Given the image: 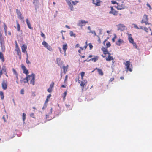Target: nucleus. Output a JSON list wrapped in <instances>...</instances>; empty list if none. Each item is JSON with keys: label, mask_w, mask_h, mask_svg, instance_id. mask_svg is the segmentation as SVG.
Returning a JSON list of instances; mask_svg holds the SVG:
<instances>
[{"label": "nucleus", "mask_w": 152, "mask_h": 152, "mask_svg": "<svg viewBox=\"0 0 152 152\" xmlns=\"http://www.w3.org/2000/svg\"><path fill=\"white\" fill-rule=\"evenodd\" d=\"M118 12L115 10L113 11H110L109 13L112 14L114 15H117L118 14Z\"/></svg>", "instance_id": "19"}, {"label": "nucleus", "mask_w": 152, "mask_h": 152, "mask_svg": "<svg viewBox=\"0 0 152 152\" xmlns=\"http://www.w3.org/2000/svg\"><path fill=\"white\" fill-rule=\"evenodd\" d=\"M144 29L145 30V31H146V32H148V28H147V27H144Z\"/></svg>", "instance_id": "48"}, {"label": "nucleus", "mask_w": 152, "mask_h": 152, "mask_svg": "<svg viewBox=\"0 0 152 152\" xmlns=\"http://www.w3.org/2000/svg\"><path fill=\"white\" fill-rule=\"evenodd\" d=\"M66 94H67V93H66V91H65L64 93L63 94V96L64 100L65 99V97L66 96Z\"/></svg>", "instance_id": "39"}, {"label": "nucleus", "mask_w": 152, "mask_h": 152, "mask_svg": "<svg viewBox=\"0 0 152 152\" xmlns=\"http://www.w3.org/2000/svg\"><path fill=\"white\" fill-rule=\"evenodd\" d=\"M124 41L123 40L119 39L116 42V44L118 46H120L121 43H124Z\"/></svg>", "instance_id": "17"}, {"label": "nucleus", "mask_w": 152, "mask_h": 152, "mask_svg": "<svg viewBox=\"0 0 152 152\" xmlns=\"http://www.w3.org/2000/svg\"><path fill=\"white\" fill-rule=\"evenodd\" d=\"M98 59V57L97 56H96L95 57L91 59L89 61L91 60L94 62H95Z\"/></svg>", "instance_id": "25"}, {"label": "nucleus", "mask_w": 152, "mask_h": 152, "mask_svg": "<svg viewBox=\"0 0 152 152\" xmlns=\"http://www.w3.org/2000/svg\"><path fill=\"white\" fill-rule=\"evenodd\" d=\"M38 2V0H33V3L35 5H36Z\"/></svg>", "instance_id": "38"}, {"label": "nucleus", "mask_w": 152, "mask_h": 152, "mask_svg": "<svg viewBox=\"0 0 152 152\" xmlns=\"http://www.w3.org/2000/svg\"><path fill=\"white\" fill-rule=\"evenodd\" d=\"M12 71L14 74L16 76L17 78H18V74L16 71V70L14 69H12Z\"/></svg>", "instance_id": "33"}, {"label": "nucleus", "mask_w": 152, "mask_h": 152, "mask_svg": "<svg viewBox=\"0 0 152 152\" xmlns=\"http://www.w3.org/2000/svg\"><path fill=\"white\" fill-rule=\"evenodd\" d=\"M110 7L111 8V10L110 11H113V10H114V9L113 7L111 6V7Z\"/></svg>", "instance_id": "61"}, {"label": "nucleus", "mask_w": 152, "mask_h": 152, "mask_svg": "<svg viewBox=\"0 0 152 152\" xmlns=\"http://www.w3.org/2000/svg\"><path fill=\"white\" fill-rule=\"evenodd\" d=\"M86 45L84 47V48H85V49H86V48H87V46L88 45H87V42L86 41Z\"/></svg>", "instance_id": "58"}, {"label": "nucleus", "mask_w": 152, "mask_h": 152, "mask_svg": "<svg viewBox=\"0 0 152 152\" xmlns=\"http://www.w3.org/2000/svg\"><path fill=\"white\" fill-rule=\"evenodd\" d=\"M132 44H133V46H136V47H137V45H136V43H135V42H133V43H132Z\"/></svg>", "instance_id": "59"}, {"label": "nucleus", "mask_w": 152, "mask_h": 152, "mask_svg": "<svg viewBox=\"0 0 152 152\" xmlns=\"http://www.w3.org/2000/svg\"><path fill=\"white\" fill-rule=\"evenodd\" d=\"M27 49V46L26 45H23L21 47V49L22 52H25Z\"/></svg>", "instance_id": "18"}, {"label": "nucleus", "mask_w": 152, "mask_h": 152, "mask_svg": "<svg viewBox=\"0 0 152 152\" xmlns=\"http://www.w3.org/2000/svg\"><path fill=\"white\" fill-rule=\"evenodd\" d=\"M124 64L126 66V69L127 71H129L131 72L132 71V65L131 64H130L129 61H126V62L124 63Z\"/></svg>", "instance_id": "1"}, {"label": "nucleus", "mask_w": 152, "mask_h": 152, "mask_svg": "<svg viewBox=\"0 0 152 152\" xmlns=\"http://www.w3.org/2000/svg\"><path fill=\"white\" fill-rule=\"evenodd\" d=\"M15 50L17 52V55L20 56L21 55L20 50L16 42H15Z\"/></svg>", "instance_id": "6"}, {"label": "nucleus", "mask_w": 152, "mask_h": 152, "mask_svg": "<svg viewBox=\"0 0 152 152\" xmlns=\"http://www.w3.org/2000/svg\"><path fill=\"white\" fill-rule=\"evenodd\" d=\"M102 50L103 51V53L105 55L110 53H109L107 48H105L103 47L102 48Z\"/></svg>", "instance_id": "12"}, {"label": "nucleus", "mask_w": 152, "mask_h": 152, "mask_svg": "<svg viewBox=\"0 0 152 152\" xmlns=\"http://www.w3.org/2000/svg\"><path fill=\"white\" fill-rule=\"evenodd\" d=\"M4 32L6 34L7 33V27L6 25V24L4 23Z\"/></svg>", "instance_id": "30"}, {"label": "nucleus", "mask_w": 152, "mask_h": 152, "mask_svg": "<svg viewBox=\"0 0 152 152\" xmlns=\"http://www.w3.org/2000/svg\"><path fill=\"white\" fill-rule=\"evenodd\" d=\"M89 45L90 48V50L93 47V46H92V44L91 43H89Z\"/></svg>", "instance_id": "46"}, {"label": "nucleus", "mask_w": 152, "mask_h": 152, "mask_svg": "<svg viewBox=\"0 0 152 152\" xmlns=\"http://www.w3.org/2000/svg\"><path fill=\"white\" fill-rule=\"evenodd\" d=\"M30 116L31 117L34 118H35L34 117V113H32L30 114Z\"/></svg>", "instance_id": "52"}, {"label": "nucleus", "mask_w": 152, "mask_h": 152, "mask_svg": "<svg viewBox=\"0 0 152 152\" xmlns=\"http://www.w3.org/2000/svg\"><path fill=\"white\" fill-rule=\"evenodd\" d=\"M108 56L107 58H106V61H110L111 60L113 61L114 59L112 56H110V54L109 53L108 54Z\"/></svg>", "instance_id": "13"}, {"label": "nucleus", "mask_w": 152, "mask_h": 152, "mask_svg": "<svg viewBox=\"0 0 152 152\" xmlns=\"http://www.w3.org/2000/svg\"><path fill=\"white\" fill-rule=\"evenodd\" d=\"M1 50L3 52L5 50V47L4 45H1Z\"/></svg>", "instance_id": "36"}, {"label": "nucleus", "mask_w": 152, "mask_h": 152, "mask_svg": "<svg viewBox=\"0 0 152 152\" xmlns=\"http://www.w3.org/2000/svg\"><path fill=\"white\" fill-rule=\"evenodd\" d=\"M42 45L44 46L46 48L49 45L45 41H43L42 42Z\"/></svg>", "instance_id": "26"}, {"label": "nucleus", "mask_w": 152, "mask_h": 152, "mask_svg": "<svg viewBox=\"0 0 152 152\" xmlns=\"http://www.w3.org/2000/svg\"><path fill=\"white\" fill-rule=\"evenodd\" d=\"M26 22L27 24V25L28 26V19H26Z\"/></svg>", "instance_id": "63"}, {"label": "nucleus", "mask_w": 152, "mask_h": 152, "mask_svg": "<svg viewBox=\"0 0 152 152\" xmlns=\"http://www.w3.org/2000/svg\"><path fill=\"white\" fill-rule=\"evenodd\" d=\"M48 101H49L48 99H47L46 98V99L45 102V104H47L48 102Z\"/></svg>", "instance_id": "56"}, {"label": "nucleus", "mask_w": 152, "mask_h": 152, "mask_svg": "<svg viewBox=\"0 0 152 152\" xmlns=\"http://www.w3.org/2000/svg\"><path fill=\"white\" fill-rule=\"evenodd\" d=\"M67 77H68L67 75H66L65 76V80H64L65 82L67 81Z\"/></svg>", "instance_id": "57"}, {"label": "nucleus", "mask_w": 152, "mask_h": 152, "mask_svg": "<svg viewBox=\"0 0 152 152\" xmlns=\"http://www.w3.org/2000/svg\"><path fill=\"white\" fill-rule=\"evenodd\" d=\"M106 45L107 46V48L110 47V46H111V44L110 42H108L106 43Z\"/></svg>", "instance_id": "42"}, {"label": "nucleus", "mask_w": 152, "mask_h": 152, "mask_svg": "<svg viewBox=\"0 0 152 152\" xmlns=\"http://www.w3.org/2000/svg\"><path fill=\"white\" fill-rule=\"evenodd\" d=\"M128 39L129 42L131 43H132L134 42L133 39L131 35L129 36Z\"/></svg>", "instance_id": "22"}, {"label": "nucleus", "mask_w": 152, "mask_h": 152, "mask_svg": "<svg viewBox=\"0 0 152 152\" xmlns=\"http://www.w3.org/2000/svg\"><path fill=\"white\" fill-rule=\"evenodd\" d=\"M35 75L32 74L31 75H29V80H30V83L34 85L35 84Z\"/></svg>", "instance_id": "3"}, {"label": "nucleus", "mask_w": 152, "mask_h": 152, "mask_svg": "<svg viewBox=\"0 0 152 152\" xmlns=\"http://www.w3.org/2000/svg\"><path fill=\"white\" fill-rule=\"evenodd\" d=\"M0 59L1 60L2 62L4 61V58L3 54L0 52Z\"/></svg>", "instance_id": "23"}, {"label": "nucleus", "mask_w": 152, "mask_h": 152, "mask_svg": "<svg viewBox=\"0 0 152 152\" xmlns=\"http://www.w3.org/2000/svg\"><path fill=\"white\" fill-rule=\"evenodd\" d=\"M134 27L137 29H139V28L137 26L136 24L134 25Z\"/></svg>", "instance_id": "51"}, {"label": "nucleus", "mask_w": 152, "mask_h": 152, "mask_svg": "<svg viewBox=\"0 0 152 152\" xmlns=\"http://www.w3.org/2000/svg\"><path fill=\"white\" fill-rule=\"evenodd\" d=\"M70 35L71 37H75L76 34H75L73 33L72 31H70Z\"/></svg>", "instance_id": "32"}, {"label": "nucleus", "mask_w": 152, "mask_h": 152, "mask_svg": "<svg viewBox=\"0 0 152 152\" xmlns=\"http://www.w3.org/2000/svg\"><path fill=\"white\" fill-rule=\"evenodd\" d=\"M147 5L149 7L150 10L152 9V8L149 4L148 3H147Z\"/></svg>", "instance_id": "53"}, {"label": "nucleus", "mask_w": 152, "mask_h": 152, "mask_svg": "<svg viewBox=\"0 0 152 152\" xmlns=\"http://www.w3.org/2000/svg\"><path fill=\"white\" fill-rule=\"evenodd\" d=\"M66 107L67 110H69L72 109V107L69 104H66Z\"/></svg>", "instance_id": "31"}, {"label": "nucleus", "mask_w": 152, "mask_h": 152, "mask_svg": "<svg viewBox=\"0 0 152 152\" xmlns=\"http://www.w3.org/2000/svg\"><path fill=\"white\" fill-rule=\"evenodd\" d=\"M101 2V1L100 0H96V2H93V4H95L96 6H100Z\"/></svg>", "instance_id": "20"}, {"label": "nucleus", "mask_w": 152, "mask_h": 152, "mask_svg": "<svg viewBox=\"0 0 152 152\" xmlns=\"http://www.w3.org/2000/svg\"><path fill=\"white\" fill-rule=\"evenodd\" d=\"M21 67L23 71V73L28 75V70L27 69L26 67L23 64L21 65Z\"/></svg>", "instance_id": "10"}, {"label": "nucleus", "mask_w": 152, "mask_h": 152, "mask_svg": "<svg viewBox=\"0 0 152 152\" xmlns=\"http://www.w3.org/2000/svg\"><path fill=\"white\" fill-rule=\"evenodd\" d=\"M26 53L27 57V58L26 59V62L28 64V54L26 52Z\"/></svg>", "instance_id": "47"}, {"label": "nucleus", "mask_w": 152, "mask_h": 152, "mask_svg": "<svg viewBox=\"0 0 152 152\" xmlns=\"http://www.w3.org/2000/svg\"><path fill=\"white\" fill-rule=\"evenodd\" d=\"M114 80V78H111L110 79V82H112Z\"/></svg>", "instance_id": "60"}, {"label": "nucleus", "mask_w": 152, "mask_h": 152, "mask_svg": "<svg viewBox=\"0 0 152 152\" xmlns=\"http://www.w3.org/2000/svg\"><path fill=\"white\" fill-rule=\"evenodd\" d=\"M111 3H112L113 4H116L117 3V2H116V1H114V0H113V1H111Z\"/></svg>", "instance_id": "54"}, {"label": "nucleus", "mask_w": 152, "mask_h": 152, "mask_svg": "<svg viewBox=\"0 0 152 152\" xmlns=\"http://www.w3.org/2000/svg\"><path fill=\"white\" fill-rule=\"evenodd\" d=\"M0 43L1 45H4V44L3 38L1 34H0Z\"/></svg>", "instance_id": "14"}, {"label": "nucleus", "mask_w": 152, "mask_h": 152, "mask_svg": "<svg viewBox=\"0 0 152 152\" xmlns=\"http://www.w3.org/2000/svg\"><path fill=\"white\" fill-rule=\"evenodd\" d=\"M16 13L18 16V18H19L21 20H22L23 21L24 18H23L22 17V16H21L22 14H21V12H20V11L18 10H16Z\"/></svg>", "instance_id": "8"}, {"label": "nucleus", "mask_w": 152, "mask_h": 152, "mask_svg": "<svg viewBox=\"0 0 152 152\" xmlns=\"http://www.w3.org/2000/svg\"><path fill=\"white\" fill-rule=\"evenodd\" d=\"M24 89H22L21 90V91H20L21 94H24Z\"/></svg>", "instance_id": "49"}, {"label": "nucleus", "mask_w": 152, "mask_h": 152, "mask_svg": "<svg viewBox=\"0 0 152 152\" xmlns=\"http://www.w3.org/2000/svg\"><path fill=\"white\" fill-rule=\"evenodd\" d=\"M85 75V72H82L80 73V75L81 77V79L82 80L83 79V77Z\"/></svg>", "instance_id": "35"}, {"label": "nucleus", "mask_w": 152, "mask_h": 152, "mask_svg": "<svg viewBox=\"0 0 152 152\" xmlns=\"http://www.w3.org/2000/svg\"><path fill=\"white\" fill-rule=\"evenodd\" d=\"M7 82L6 80H3L1 84L2 88L4 90H6L7 88Z\"/></svg>", "instance_id": "5"}, {"label": "nucleus", "mask_w": 152, "mask_h": 152, "mask_svg": "<svg viewBox=\"0 0 152 152\" xmlns=\"http://www.w3.org/2000/svg\"><path fill=\"white\" fill-rule=\"evenodd\" d=\"M16 23H17V31H19L20 30V25L19 23H18V22L17 21H16Z\"/></svg>", "instance_id": "27"}, {"label": "nucleus", "mask_w": 152, "mask_h": 152, "mask_svg": "<svg viewBox=\"0 0 152 152\" xmlns=\"http://www.w3.org/2000/svg\"><path fill=\"white\" fill-rule=\"evenodd\" d=\"M88 21H86L84 20H80L79 21L78 23V25L81 27H82L88 23Z\"/></svg>", "instance_id": "4"}, {"label": "nucleus", "mask_w": 152, "mask_h": 152, "mask_svg": "<svg viewBox=\"0 0 152 152\" xmlns=\"http://www.w3.org/2000/svg\"><path fill=\"white\" fill-rule=\"evenodd\" d=\"M78 2V1L76 0L72 2V3L74 5H75Z\"/></svg>", "instance_id": "41"}, {"label": "nucleus", "mask_w": 152, "mask_h": 152, "mask_svg": "<svg viewBox=\"0 0 152 152\" xmlns=\"http://www.w3.org/2000/svg\"><path fill=\"white\" fill-rule=\"evenodd\" d=\"M118 29L120 30L121 31H123L125 29V26L123 24H120L118 26Z\"/></svg>", "instance_id": "11"}, {"label": "nucleus", "mask_w": 152, "mask_h": 152, "mask_svg": "<svg viewBox=\"0 0 152 152\" xmlns=\"http://www.w3.org/2000/svg\"><path fill=\"white\" fill-rule=\"evenodd\" d=\"M0 96H1V99L3 100L4 98V95L3 92L2 91H0Z\"/></svg>", "instance_id": "29"}, {"label": "nucleus", "mask_w": 152, "mask_h": 152, "mask_svg": "<svg viewBox=\"0 0 152 152\" xmlns=\"http://www.w3.org/2000/svg\"><path fill=\"white\" fill-rule=\"evenodd\" d=\"M117 6L116 7L118 10H121L124 8V4H120L119 3H117Z\"/></svg>", "instance_id": "7"}, {"label": "nucleus", "mask_w": 152, "mask_h": 152, "mask_svg": "<svg viewBox=\"0 0 152 152\" xmlns=\"http://www.w3.org/2000/svg\"><path fill=\"white\" fill-rule=\"evenodd\" d=\"M68 66L67 65L66 66H63V69L64 72H66L68 69Z\"/></svg>", "instance_id": "28"}, {"label": "nucleus", "mask_w": 152, "mask_h": 152, "mask_svg": "<svg viewBox=\"0 0 152 152\" xmlns=\"http://www.w3.org/2000/svg\"><path fill=\"white\" fill-rule=\"evenodd\" d=\"M28 81V75H26V77L25 78H21L20 80L21 83H27Z\"/></svg>", "instance_id": "9"}, {"label": "nucleus", "mask_w": 152, "mask_h": 152, "mask_svg": "<svg viewBox=\"0 0 152 152\" xmlns=\"http://www.w3.org/2000/svg\"><path fill=\"white\" fill-rule=\"evenodd\" d=\"M86 82L85 80L81 81L80 86L81 87V88L82 90L84 88Z\"/></svg>", "instance_id": "16"}, {"label": "nucleus", "mask_w": 152, "mask_h": 152, "mask_svg": "<svg viewBox=\"0 0 152 152\" xmlns=\"http://www.w3.org/2000/svg\"><path fill=\"white\" fill-rule=\"evenodd\" d=\"M56 61L58 64L59 66H61L63 64V62L60 58H57L56 59Z\"/></svg>", "instance_id": "15"}, {"label": "nucleus", "mask_w": 152, "mask_h": 152, "mask_svg": "<svg viewBox=\"0 0 152 152\" xmlns=\"http://www.w3.org/2000/svg\"><path fill=\"white\" fill-rule=\"evenodd\" d=\"M54 83L53 82H52L51 83L50 85V88H53V87H54Z\"/></svg>", "instance_id": "40"}, {"label": "nucleus", "mask_w": 152, "mask_h": 152, "mask_svg": "<svg viewBox=\"0 0 152 152\" xmlns=\"http://www.w3.org/2000/svg\"><path fill=\"white\" fill-rule=\"evenodd\" d=\"M46 48L50 51H52L53 50V49L51 47L50 45H49Z\"/></svg>", "instance_id": "34"}, {"label": "nucleus", "mask_w": 152, "mask_h": 152, "mask_svg": "<svg viewBox=\"0 0 152 152\" xmlns=\"http://www.w3.org/2000/svg\"><path fill=\"white\" fill-rule=\"evenodd\" d=\"M47 106V104H45V103H44V106L42 107V109H45L46 107Z\"/></svg>", "instance_id": "50"}, {"label": "nucleus", "mask_w": 152, "mask_h": 152, "mask_svg": "<svg viewBox=\"0 0 152 152\" xmlns=\"http://www.w3.org/2000/svg\"><path fill=\"white\" fill-rule=\"evenodd\" d=\"M52 88L49 87V88L48 89L47 91L48 92H51L52 91Z\"/></svg>", "instance_id": "45"}, {"label": "nucleus", "mask_w": 152, "mask_h": 152, "mask_svg": "<svg viewBox=\"0 0 152 152\" xmlns=\"http://www.w3.org/2000/svg\"><path fill=\"white\" fill-rule=\"evenodd\" d=\"M26 117V114L24 113H23V116H22L23 120V121L25 120Z\"/></svg>", "instance_id": "37"}, {"label": "nucleus", "mask_w": 152, "mask_h": 152, "mask_svg": "<svg viewBox=\"0 0 152 152\" xmlns=\"http://www.w3.org/2000/svg\"><path fill=\"white\" fill-rule=\"evenodd\" d=\"M41 36L44 39L46 38L45 35L42 32L41 33Z\"/></svg>", "instance_id": "44"}, {"label": "nucleus", "mask_w": 152, "mask_h": 152, "mask_svg": "<svg viewBox=\"0 0 152 152\" xmlns=\"http://www.w3.org/2000/svg\"><path fill=\"white\" fill-rule=\"evenodd\" d=\"M117 37V36L115 34H114V37H113L115 39H116Z\"/></svg>", "instance_id": "64"}, {"label": "nucleus", "mask_w": 152, "mask_h": 152, "mask_svg": "<svg viewBox=\"0 0 152 152\" xmlns=\"http://www.w3.org/2000/svg\"><path fill=\"white\" fill-rule=\"evenodd\" d=\"M52 109H53V108H51L50 109V111L49 113V114H51L52 113Z\"/></svg>", "instance_id": "62"}, {"label": "nucleus", "mask_w": 152, "mask_h": 152, "mask_svg": "<svg viewBox=\"0 0 152 152\" xmlns=\"http://www.w3.org/2000/svg\"><path fill=\"white\" fill-rule=\"evenodd\" d=\"M68 46L66 44H65L63 45V49L64 52H65Z\"/></svg>", "instance_id": "21"}, {"label": "nucleus", "mask_w": 152, "mask_h": 152, "mask_svg": "<svg viewBox=\"0 0 152 152\" xmlns=\"http://www.w3.org/2000/svg\"><path fill=\"white\" fill-rule=\"evenodd\" d=\"M141 23H145L146 25L150 24V23H148V15L145 14L142 18V20L141 21Z\"/></svg>", "instance_id": "2"}, {"label": "nucleus", "mask_w": 152, "mask_h": 152, "mask_svg": "<svg viewBox=\"0 0 152 152\" xmlns=\"http://www.w3.org/2000/svg\"><path fill=\"white\" fill-rule=\"evenodd\" d=\"M89 33H91L92 34H94V36H95L96 35V33L94 31H91Z\"/></svg>", "instance_id": "43"}, {"label": "nucleus", "mask_w": 152, "mask_h": 152, "mask_svg": "<svg viewBox=\"0 0 152 152\" xmlns=\"http://www.w3.org/2000/svg\"><path fill=\"white\" fill-rule=\"evenodd\" d=\"M51 96V94H50L49 95H48V96H47V99H49L50 98V97Z\"/></svg>", "instance_id": "55"}, {"label": "nucleus", "mask_w": 152, "mask_h": 152, "mask_svg": "<svg viewBox=\"0 0 152 152\" xmlns=\"http://www.w3.org/2000/svg\"><path fill=\"white\" fill-rule=\"evenodd\" d=\"M95 69H97L98 72L102 76L103 75V73L102 69L97 68H96Z\"/></svg>", "instance_id": "24"}]
</instances>
